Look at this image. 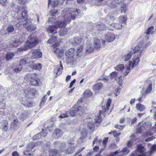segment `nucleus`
I'll return each instance as SVG.
<instances>
[{
    "label": "nucleus",
    "instance_id": "1",
    "mask_svg": "<svg viewBox=\"0 0 156 156\" xmlns=\"http://www.w3.org/2000/svg\"><path fill=\"white\" fill-rule=\"evenodd\" d=\"M63 12H65L64 16V21H59L55 24L52 26H49L47 28V31L48 34H55L57 33V29L58 27L59 28L65 27L66 23H69L71 21V19H74L75 17L78 14V11L77 9H68L67 10H64Z\"/></svg>",
    "mask_w": 156,
    "mask_h": 156
},
{
    "label": "nucleus",
    "instance_id": "2",
    "mask_svg": "<svg viewBox=\"0 0 156 156\" xmlns=\"http://www.w3.org/2000/svg\"><path fill=\"white\" fill-rule=\"evenodd\" d=\"M74 49L73 48H71L66 52L65 55H64V50L63 49H60L57 48L55 49L54 53L57 55V57L58 58H60L62 61L65 62V60L68 63H70L73 62L74 60Z\"/></svg>",
    "mask_w": 156,
    "mask_h": 156
},
{
    "label": "nucleus",
    "instance_id": "3",
    "mask_svg": "<svg viewBox=\"0 0 156 156\" xmlns=\"http://www.w3.org/2000/svg\"><path fill=\"white\" fill-rule=\"evenodd\" d=\"M38 42L37 37L34 34L30 35L28 37L24 47L19 49L20 51H26L28 48H32L36 45Z\"/></svg>",
    "mask_w": 156,
    "mask_h": 156
},
{
    "label": "nucleus",
    "instance_id": "4",
    "mask_svg": "<svg viewBox=\"0 0 156 156\" xmlns=\"http://www.w3.org/2000/svg\"><path fill=\"white\" fill-rule=\"evenodd\" d=\"M66 146V143L65 142L61 143L59 147V149L61 151V152L56 149L50 150L49 151V156H61L60 153L65 151Z\"/></svg>",
    "mask_w": 156,
    "mask_h": 156
},
{
    "label": "nucleus",
    "instance_id": "5",
    "mask_svg": "<svg viewBox=\"0 0 156 156\" xmlns=\"http://www.w3.org/2000/svg\"><path fill=\"white\" fill-rule=\"evenodd\" d=\"M36 75L35 74H27L24 77L25 80L30 82V84L33 86H37L38 85V82L36 79Z\"/></svg>",
    "mask_w": 156,
    "mask_h": 156
},
{
    "label": "nucleus",
    "instance_id": "6",
    "mask_svg": "<svg viewBox=\"0 0 156 156\" xmlns=\"http://www.w3.org/2000/svg\"><path fill=\"white\" fill-rule=\"evenodd\" d=\"M137 151L133 152L131 156H148L146 152L144 153L145 148L142 145H138L137 147Z\"/></svg>",
    "mask_w": 156,
    "mask_h": 156
},
{
    "label": "nucleus",
    "instance_id": "7",
    "mask_svg": "<svg viewBox=\"0 0 156 156\" xmlns=\"http://www.w3.org/2000/svg\"><path fill=\"white\" fill-rule=\"evenodd\" d=\"M32 59L34 58L38 59L42 56V53L38 49L33 50L30 53Z\"/></svg>",
    "mask_w": 156,
    "mask_h": 156
},
{
    "label": "nucleus",
    "instance_id": "8",
    "mask_svg": "<svg viewBox=\"0 0 156 156\" xmlns=\"http://www.w3.org/2000/svg\"><path fill=\"white\" fill-rule=\"evenodd\" d=\"M24 92L26 97L29 98H33L37 93V92L35 90L29 88L24 90Z\"/></svg>",
    "mask_w": 156,
    "mask_h": 156
},
{
    "label": "nucleus",
    "instance_id": "9",
    "mask_svg": "<svg viewBox=\"0 0 156 156\" xmlns=\"http://www.w3.org/2000/svg\"><path fill=\"white\" fill-rule=\"evenodd\" d=\"M26 6L24 5H22L19 7L18 10V12L21 11V18L23 20H25L27 18V12L26 9Z\"/></svg>",
    "mask_w": 156,
    "mask_h": 156
},
{
    "label": "nucleus",
    "instance_id": "10",
    "mask_svg": "<svg viewBox=\"0 0 156 156\" xmlns=\"http://www.w3.org/2000/svg\"><path fill=\"white\" fill-rule=\"evenodd\" d=\"M26 6L24 5H22L19 7L18 10V12L21 11V18L23 20H25L27 18V12L26 9Z\"/></svg>",
    "mask_w": 156,
    "mask_h": 156
},
{
    "label": "nucleus",
    "instance_id": "11",
    "mask_svg": "<svg viewBox=\"0 0 156 156\" xmlns=\"http://www.w3.org/2000/svg\"><path fill=\"white\" fill-rule=\"evenodd\" d=\"M20 125V122L16 117H15L13 121L11 124L10 128L12 130L16 129L19 127Z\"/></svg>",
    "mask_w": 156,
    "mask_h": 156
},
{
    "label": "nucleus",
    "instance_id": "12",
    "mask_svg": "<svg viewBox=\"0 0 156 156\" xmlns=\"http://www.w3.org/2000/svg\"><path fill=\"white\" fill-rule=\"evenodd\" d=\"M142 55V50L141 49L139 55L138 54L135 55L133 59V62L132 63V67H133L134 66L138 65L140 62V57Z\"/></svg>",
    "mask_w": 156,
    "mask_h": 156
},
{
    "label": "nucleus",
    "instance_id": "13",
    "mask_svg": "<svg viewBox=\"0 0 156 156\" xmlns=\"http://www.w3.org/2000/svg\"><path fill=\"white\" fill-rule=\"evenodd\" d=\"M112 101V99L110 98H109L107 101L106 105H104L102 107V109L103 111L105 113L109 114L111 111H110L108 112L109 108L110 106L111 103Z\"/></svg>",
    "mask_w": 156,
    "mask_h": 156
},
{
    "label": "nucleus",
    "instance_id": "14",
    "mask_svg": "<svg viewBox=\"0 0 156 156\" xmlns=\"http://www.w3.org/2000/svg\"><path fill=\"white\" fill-rule=\"evenodd\" d=\"M62 133V131L61 129H56L54 130V133L52 134V136L54 138L57 139L61 137Z\"/></svg>",
    "mask_w": 156,
    "mask_h": 156
},
{
    "label": "nucleus",
    "instance_id": "15",
    "mask_svg": "<svg viewBox=\"0 0 156 156\" xmlns=\"http://www.w3.org/2000/svg\"><path fill=\"white\" fill-rule=\"evenodd\" d=\"M36 145V144L35 142H32L29 143L27 147V150L24 151V154L25 155H27L26 153H27L28 151H30L34 148Z\"/></svg>",
    "mask_w": 156,
    "mask_h": 156
},
{
    "label": "nucleus",
    "instance_id": "16",
    "mask_svg": "<svg viewBox=\"0 0 156 156\" xmlns=\"http://www.w3.org/2000/svg\"><path fill=\"white\" fill-rule=\"evenodd\" d=\"M20 19V21H19V22L16 24V26L17 27L18 26L20 27L22 26H26L27 24H28L27 19H26L25 20H23L19 18L18 20Z\"/></svg>",
    "mask_w": 156,
    "mask_h": 156
},
{
    "label": "nucleus",
    "instance_id": "17",
    "mask_svg": "<svg viewBox=\"0 0 156 156\" xmlns=\"http://www.w3.org/2000/svg\"><path fill=\"white\" fill-rule=\"evenodd\" d=\"M105 38L108 42H111L114 40L115 36L112 33H108L106 34Z\"/></svg>",
    "mask_w": 156,
    "mask_h": 156
},
{
    "label": "nucleus",
    "instance_id": "18",
    "mask_svg": "<svg viewBox=\"0 0 156 156\" xmlns=\"http://www.w3.org/2000/svg\"><path fill=\"white\" fill-rule=\"evenodd\" d=\"M62 68H58V66H56L54 68V73L56 77L62 73Z\"/></svg>",
    "mask_w": 156,
    "mask_h": 156
},
{
    "label": "nucleus",
    "instance_id": "19",
    "mask_svg": "<svg viewBox=\"0 0 156 156\" xmlns=\"http://www.w3.org/2000/svg\"><path fill=\"white\" fill-rule=\"evenodd\" d=\"M136 108L137 110L140 112L144 111L146 108L144 105L141 104L140 103H138L136 104Z\"/></svg>",
    "mask_w": 156,
    "mask_h": 156
},
{
    "label": "nucleus",
    "instance_id": "20",
    "mask_svg": "<svg viewBox=\"0 0 156 156\" xmlns=\"http://www.w3.org/2000/svg\"><path fill=\"white\" fill-rule=\"evenodd\" d=\"M102 86L103 84L101 83H99L94 84L92 88L94 90H98L101 89Z\"/></svg>",
    "mask_w": 156,
    "mask_h": 156
},
{
    "label": "nucleus",
    "instance_id": "21",
    "mask_svg": "<svg viewBox=\"0 0 156 156\" xmlns=\"http://www.w3.org/2000/svg\"><path fill=\"white\" fill-rule=\"evenodd\" d=\"M99 115L98 116L96 117L94 119L95 122L100 123L102 121V119L101 118V115L103 114V112L102 111L100 110L99 111Z\"/></svg>",
    "mask_w": 156,
    "mask_h": 156
},
{
    "label": "nucleus",
    "instance_id": "22",
    "mask_svg": "<svg viewBox=\"0 0 156 156\" xmlns=\"http://www.w3.org/2000/svg\"><path fill=\"white\" fill-rule=\"evenodd\" d=\"M76 110L78 115H81L85 112L81 106H79L76 108Z\"/></svg>",
    "mask_w": 156,
    "mask_h": 156
},
{
    "label": "nucleus",
    "instance_id": "23",
    "mask_svg": "<svg viewBox=\"0 0 156 156\" xmlns=\"http://www.w3.org/2000/svg\"><path fill=\"white\" fill-rule=\"evenodd\" d=\"M148 45V44H146L144 46H143V48H142L141 47L140 48H139L138 46H136L134 50V52H138L139 51H140L141 50H142V54H143L142 51L144 49V48H146V47Z\"/></svg>",
    "mask_w": 156,
    "mask_h": 156
},
{
    "label": "nucleus",
    "instance_id": "24",
    "mask_svg": "<svg viewBox=\"0 0 156 156\" xmlns=\"http://www.w3.org/2000/svg\"><path fill=\"white\" fill-rule=\"evenodd\" d=\"M94 48L97 49L100 48L101 46V44L100 43V40L97 38L95 39L94 41Z\"/></svg>",
    "mask_w": 156,
    "mask_h": 156
},
{
    "label": "nucleus",
    "instance_id": "25",
    "mask_svg": "<svg viewBox=\"0 0 156 156\" xmlns=\"http://www.w3.org/2000/svg\"><path fill=\"white\" fill-rule=\"evenodd\" d=\"M3 126L2 130L5 131H6L8 128V123L6 120H3L2 122Z\"/></svg>",
    "mask_w": 156,
    "mask_h": 156
},
{
    "label": "nucleus",
    "instance_id": "26",
    "mask_svg": "<svg viewBox=\"0 0 156 156\" xmlns=\"http://www.w3.org/2000/svg\"><path fill=\"white\" fill-rule=\"evenodd\" d=\"M118 72H113L111 73L109 75V77L112 80H115L116 78L118 76Z\"/></svg>",
    "mask_w": 156,
    "mask_h": 156
},
{
    "label": "nucleus",
    "instance_id": "27",
    "mask_svg": "<svg viewBox=\"0 0 156 156\" xmlns=\"http://www.w3.org/2000/svg\"><path fill=\"white\" fill-rule=\"evenodd\" d=\"M82 41L81 39L79 37H75L74 38L73 43L74 45H76L80 43Z\"/></svg>",
    "mask_w": 156,
    "mask_h": 156
},
{
    "label": "nucleus",
    "instance_id": "28",
    "mask_svg": "<svg viewBox=\"0 0 156 156\" xmlns=\"http://www.w3.org/2000/svg\"><path fill=\"white\" fill-rule=\"evenodd\" d=\"M132 54V52L130 51L126 55H124L123 57L124 60L125 61H127L129 60L131 57Z\"/></svg>",
    "mask_w": 156,
    "mask_h": 156
},
{
    "label": "nucleus",
    "instance_id": "29",
    "mask_svg": "<svg viewBox=\"0 0 156 156\" xmlns=\"http://www.w3.org/2000/svg\"><path fill=\"white\" fill-rule=\"evenodd\" d=\"M150 112L154 113V116L155 119H156V107H152V109L150 110ZM156 122H155V126L153 127V129H154V131L156 132Z\"/></svg>",
    "mask_w": 156,
    "mask_h": 156
},
{
    "label": "nucleus",
    "instance_id": "30",
    "mask_svg": "<svg viewBox=\"0 0 156 156\" xmlns=\"http://www.w3.org/2000/svg\"><path fill=\"white\" fill-rule=\"evenodd\" d=\"M50 0H48V6L51 5L52 7H56L59 3L58 1L56 0L53 1L51 2H50Z\"/></svg>",
    "mask_w": 156,
    "mask_h": 156
},
{
    "label": "nucleus",
    "instance_id": "31",
    "mask_svg": "<svg viewBox=\"0 0 156 156\" xmlns=\"http://www.w3.org/2000/svg\"><path fill=\"white\" fill-rule=\"evenodd\" d=\"M22 42V40H20L17 39L14 41H12L11 43L12 45L14 47H16L18 45H20Z\"/></svg>",
    "mask_w": 156,
    "mask_h": 156
},
{
    "label": "nucleus",
    "instance_id": "32",
    "mask_svg": "<svg viewBox=\"0 0 156 156\" xmlns=\"http://www.w3.org/2000/svg\"><path fill=\"white\" fill-rule=\"evenodd\" d=\"M42 66L41 64L38 63L37 64H33L31 68L33 69H37L39 70L41 68Z\"/></svg>",
    "mask_w": 156,
    "mask_h": 156
},
{
    "label": "nucleus",
    "instance_id": "33",
    "mask_svg": "<svg viewBox=\"0 0 156 156\" xmlns=\"http://www.w3.org/2000/svg\"><path fill=\"white\" fill-rule=\"evenodd\" d=\"M111 26L118 30L121 29L122 27L121 24L118 23H112L111 24Z\"/></svg>",
    "mask_w": 156,
    "mask_h": 156
},
{
    "label": "nucleus",
    "instance_id": "34",
    "mask_svg": "<svg viewBox=\"0 0 156 156\" xmlns=\"http://www.w3.org/2000/svg\"><path fill=\"white\" fill-rule=\"evenodd\" d=\"M102 142V140L101 139L98 140V137H97L93 142V146H94L95 143L98 146L101 144Z\"/></svg>",
    "mask_w": 156,
    "mask_h": 156
},
{
    "label": "nucleus",
    "instance_id": "35",
    "mask_svg": "<svg viewBox=\"0 0 156 156\" xmlns=\"http://www.w3.org/2000/svg\"><path fill=\"white\" fill-rule=\"evenodd\" d=\"M74 151V148L72 147L71 145L68 148L66 151L67 154H69L73 153Z\"/></svg>",
    "mask_w": 156,
    "mask_h": 156
},
{
    "label": "nucleus",
    "instance_id": "36",
    "mask_svg": "<svg viewBox=\"0 0 156 156\" xmlns=\"http://www.w3.org/2000/svg\"><path fill=\"white\" fill-rule=\"evenodd\" d=\"M15 55L14 53L12 52H8L6 55V59L7 60H9L11 59Z\"/></svg>",
    "mask_w": 156,
    "mask_h": 156
},
{
    "label": "nucleus",
    "instance_id": "37",
    "mask_svg": "<svg viewBox=\"0 0 156 156\" xmlns=\"http://www.w3.org/2000/svg\"><path fill=\"white\" fill-rule=\"evenodd\" d=\"M67 29L65 28L61 29L59 34L61 37H63L66 34H67Z\"/></svg>",
    "mask_w": 156,
    "mask_h": 156
},
{
    "label": "nucleus",
    "instance_id": "38",
    "mask_svg": "<svg viewBox=\"0 0 156 156\" xmlns=\"http://www.w3.org/2000/svg\"><path fill=\"white\" fill-rule=\"evenodd\" d=\"M29 61L26 58H25L23 59H21L20 62V65L23 66L29 63Z\"/></svg>",
    "mask_w": 156,
    "mask_h": 156
},
{
    "label": "nucleus",
    "instance_id": "39",
    "mask_svg": "<svg viewBox=\"0 0 156 156\" xmlns=\"http://www.w3.org/2000/svg\"><path fill=\"white\" fill-rule=\"evenodd\" d=\"M117 151H119V153L121 152H122L124 154H126L129 153V150L128 149L127 147H125L121 150H117Z\"/></svg>",
    "mask_w": 156,
    "mask_h": 156
},
{
    "label": "nucleus",
    "instance_id": "40",
    "mask_svg": "<svg viewBox=\"0 0 156 156\" xmlns=\"http://www.w3.org/2000/svg\"><path fill=\"white\" fill-rule=\"evenodd\" d=\"M92 94L91 92L89 90H86L83 93L84 96L85 97H88L91 96Z\"/></svg>",
    "mask_w": 156,
    "mask_h": 156
},
{
    "label": "nucleus",
    "instance_id": "41",
    "mask_svg": "<svg viewBox=\"0 0 156 156\" xmlns=\"http://www.w3.org/2000/svg\"><path fill=\"white\" fill-rule=\"evenodd\" d=\"M93 51V48L90 45H88L86 48V51L87 53H89Z\"/></svg>",
    "mask_w": 156,
    "mask_h": 156
},
{
    "label": "nucleus",
    "instance_id": "42",
    "mask_svg": "<svg viewBox=\"0 0 156 156\" xmlns=\"http://www.w3.org/2000/svg\"><path fill=\"white\" fill-rule=\"evenodd\" d=\"M114 68L118 71L122 70L124 69V66L122 64H121L114 67Z\"/></svg>",
    "mask_w": 156,
    "mask_h": 156
},
{
    "label": "nucleus",
    "instance_id": "43",
    "mask_svg": "<svg viewBox=\"0 0 156 156\" xmlns=\"http://www.w3.org/2000/svg\"><path fill=\"white\" fill-rule=\"evenodd\" d=\"M72 117H73L77 115L76 108L74 109H72L70 110L69 112Z\"/></svg>",
    "mask_w": 156,
    "mask_h": 156
},
{
    "label": "nucleus",
    "instance_id": "44",
    "mask_svg": "<svg viewBox=\"0 0 156 156\" xmlns=\"http://www.w3.org/2000/svg\"><path fill=\"white\" fill-rule=\"evenodd\" d=\"M98 28L99 30H106V27L105 25L103 24H101L98 26Z\"/></svg>",
    "mask_w": 156,
    "mask_h": 156
},
{
    "label": "nucleus",
    "instance_id": "45",
    "mask_svg": "<svg viewBox=\"0 0 156 156\" xmlns=\"http://www.w3.org/2000/svg\"><path fill=\"white\" fill-rule=\"evenodd\" d=\"M36 27L33 24H30L28 25L27 28V29L28 31L34 30L36 29Z\"/></svg>",
    "mask_w": 156,
    "mask_h": 156
},
{
    "label": "nucleus",
    "instance_id": "46",
    "mask_svg": "<svg viewBox=\"0 0 156 156\" xmlns=\"http://www.w3.org/2000/svg\"><path fill=\"white\" fill-rule=\"evenodd\" d=\"M57 39V37L54 35L52 36L51 38H50L48 41V43H52L55 42Z\"/></svg>",
    "mask_w": 156,
    "mask_h": 156
},
{
    "label": "nucleus",
    "instance_id": "47",
    "mask_svg": "<svg viewBox=\"0 0 156 156\" xmlns=\"http://www.w3.org/2000/svg\"><path fill=\"white\" fill-rule=\"evenodd\" d=\"M120 22L125 23L126 21V18L124 16H122L119 18Z\"/></svg>",
    "mask_w": 156,
    "mask_h": 156
},
{
    "label": "nucleus",
    "instance_id": "48",
    "mask_svg": "<svg viewBox=\"0 0 156 156\" xmlns=\"http://www.w3.org/2000/svg\"><path fill=\"white\" fill-rule=\"evenodd\" d=\"M26 37V34L25 33L22 32L20 35L19 37L20 40H22V42L25 40Z\"/></svg>",
    "mask_w": 156,
    "mask_h": 156
},
{
    "label": "nucleus",
    "instance_id": "49",
    "mask_svg": "<svg viewBox=\"0 0 156 156\" xmlns=\"http://www.w3.org/2000/svg\"><path fill=\"white\" fill-rule=\"evenodd\" d=\"M14 30V27L13 25H9L7 28V30L8 33H10L13 32Z\"/></svg>",
    "mask_w": 156,
    "mask_h": 156
},
{
    "label": "nucleus",
    "instance_id": "50",
    "mask_svg": "<svg viewBox=\"0 0 156 156\" xmlns=\"http://www.w3.org/2000/svg\"><path fill=\"white\" fill-rule=\"evenodd\" d=\"M68 112H67L65 113H62L59 116L60 118H64L67 117H68Z\"/></svg>",
    "mask_w": 156,
    "mask_h": 156
},
{
    "label": "nucleus",
    "instance_id": "51",
    "mask_svg": "<svg viewBox=\"0 0 156 156\" xmlns=\"http://www.w3.org/2000/svg\"><path fill=\"white\" fill-rule=\"evenodd\" d=\"M41 136V133H39L33 136V139L34 140H36L38 139H40Z\"/></svg>",
    "mask_w": 156,
    "mask_h": 156
},
{
    "label": "nucleus",
    "instance_id": "52",
    "mask_svg": "<svg viewBox=\"0 0 156 156\" xmlns=\"http://www.w3.org/2000/svg\"><path fill=\"white\" fill-rule=\"evenodd\" d=\"M88 126L90 129H92L94 128V124L92 121L89 122H88Z\"/></svg>",
    "mask_w": 156,
    "mask_h": 156
},
{
    "label": "nucleus",
    "instance_id": "53",
    "mask_svg": "<svg viewBox=\"0 0 156 156\" xmlns=\"http://www.w3.org/2000/svg\"><path fill=\"white\" fill-rule=\"evenodd\" d=\"M117 147V146L115 144L113 143L111 144L109 146L108 148L109 149L112 150L116 148Z\"/></svg>",
    "mask_w": 156,
    "mask_h": 156
},
{
    "label": "nucleus",
    "instance_id": "54",
    "mask_svg": "<svg viewBox=\"0 0 156 156\" xmlns=\"http://www.w3.org/2000/svg\"><path fill=\"white\" fill-rule=\"evenodd\" d=\"M109 6L112 9H115L117 7V4L115 2L111 3L109 5Z\"/></svg>",
    "mask_w": 156,
    "mask_h": 156
},
{
    "label": "nucleus",
    "instance_id": "55",
    "mask_svg": "<svg viewBox=\"0 0 156 156\" xmlns=\"http://www.w3.org/2000/svg\"><path fill=\"white\" fill-rule=\"evenodd\" d=\"M154 27L153 26L149 27L147 30L146 33L147 34H150L151 31L152 30L154 29Z\"/></svg>",
    "mask_w": 156,
    "mask_h": 156
},
{
    "label": "nucleus",
    "instance_id": "56",
    "mask_svg": "<svg viewBox=\"0 0 156 156\" xmlns=\"http://www.w3.org/2000/svg\"><path fill=\"white\" fill-rule=\"evenodd\" d=\"M125 127L124 125H121L119 124H116L115 126V127L118 128L120 130H122Z\"/></svg>",
    "mask_w": 156,
    "mask_h": 156
},
{
    "label": "nucleus",
    "instance_id": "57",
    "mask_svg": "<svg viewBox=\"0 0 156 156\" xmlns=\"http://www.w3.org/2000/svg\"><path fill=\"white\" fill-rule=\"evenodd\" d=\"M152 90V84H150L147 88V90L146 91V93H148L151 92Z\"/></svg>",
    "mask_w": 156,
    "mask_h": 156
},
{
    "label": "nucleus",
    "instance_id": "58",
    "mask_svg": "<svg viewBox=\"0 0 156 156\" xmlns=\"http://www.w3.org/2000/svg\"><path fill=\"white\" fill-rule=\"evenodd\" d=\"M104 0H97L95 2V4L97 6H100L101 5H103V4L102 3V2Z\"/></svg>",
    "mask_w": 156,
    "mask_h": 156
},
{
    "label": "nucleus",
    "instance_id": "59",
    "mask_svg": "<svg viewBox=\"0 0 156 156\" xmlns=\"http://www.w3.org/2000/svg\"><path fill=\"white\" fill-rule=\"evenodd\" d=\"M85 148V147H82L79 149L78 151L74 154V156H76L77 154L81 152Z\"/></svg>",
    "mask_w": 156,
    "mask_h": 156
},
{
    "label": "nucleus",
    "instance_id": "60",
    "mask_svg": "<svg viewBox=\"0 0 156 156\" xmlns=\"http://www.w3.org/2000/svg\"><path fill=\"white\" fill-rule=\"evenodd\" d=\"M22 66L20 65L17 67L14 70L16 72H18L22 69Z\"/></svg>",
    "mask_w": 156,
    "mask_h": 156
},
{
    "label": "nucleus",
    "instance_id": "61",
    "mask_svg": "<svg viewBox=\"0 0 156 156\" xmlns=\"http://www.w3.org/2000/svg\"><path fill=\"white\" fill-rule=\"evenodd\" d=\"M0 108L1 109H5V104L2 102H0Z\"/></svg>",
    "mask_w": 156,
    "mask_h": 156
},
{
    "label": "nucleus",
    "instance_id": "62",
    "mask_svg": "<svg viewBox=\"0 0 156 156\" xmlns=\"http://www.w3.org/2000/svg\"><path fill=\"white\" fill-rule=\"evenodd\" d=\"M83 50V47L82 46H81L80 47H78L77 48V49L76 50V52L77 53H79L81 52Z\"/></svg>",
    "mask_w": 156,
    "mask_h": 156
},
{
    "label": "nucleus",
    "instance_id": "63",
    "mask_svg": "<svg viewBox=\"0 0 156 156\" xmlns=\"http://www.w3.org/2000/svg\"><path fill=\"white\" fill-rule=\"evenodd\" d=\"M108 139V138L107 137L105 138L103 140L102 142V144L104 146H105L106 144Z\"/></svg>",
    "mask_w": 156,
    "mask_h": 156
},
{
    "label": "nucleus",
    "instance_id": "64",
    "mask_svg": "<svg viewBox=\"0 0 156 156\" xmlns=\"http://www.w3.org/2000/svg\"><path fill=\"white\" fill-rule=\"evenodd\" d=\"M120 133H117L116 131H114L113 132V134L115 137H117L119 136L121 134Z\"/></svg>",
    "mask_w": 156,
    "mask_h": 156
}]
</instances>
